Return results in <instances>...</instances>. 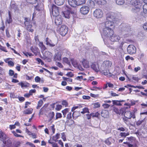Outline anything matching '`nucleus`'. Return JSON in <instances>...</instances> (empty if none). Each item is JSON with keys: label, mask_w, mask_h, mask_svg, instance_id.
<instances>
[{"label": "nucleus", "mask_w": 147, "mask_h": 147, "mask_svg": "<svg viewBox=\"0 0 147 147\" xmlns=\"http://www.w3.org/2000/svg\"><path fill=\"white\" fill-rule=\"evenodd\" d=\"M131 3L133 6L131 10L133 13H138L141 11L142 3L139 0H132L131 1Z\"/></svg>", "instance_id": "obj_1"}, {"label": "nucleus", "mask_w": 147, "mask_h": 147, "mask_svg": "<svg viewBox=\"0 0 147 147\" xmlns=\"http://www.w3.org/2000/svg\"><path fill=\"white\" fill-rule=\"evenodd\" d=\"M66 51L65 50L57 49L56 51L55 55L54 56V60L55 61H60L61 60V55L63 53Z\"/></svg>", "instance_id": "obj_2"}, {"label": "nucleus", "mask_w": 147, "mask_h": 147, "mask_svg": "<svg viewBox=\"0 0 147 147\" xmlns=\"http://www.w3.org/2000/svg\"><path fill=\"white\" fill-rule=\"evenodd\" d=\"M114 33V31L112 29L104 28H103L102 34L103 36H105L108 38Z\"/></svg>", "instance_id": "obj_3"}, {"label": "nucleus", "mask_w": 147, "mask_h": 147, "mask_svg": "<svg viewBox=\"0 0 147 147\" xmlns=\"http://www.w3.org/2000/svg\"><path fill=\"white\" fill-rule=\"evenodd\" d=\"M111 62L109 61H104L100 67L101 71L105 70V69H108L111 66Z\"/></svg>", "instance_id": "obj_4"}, {"label": "nucleus", "mask_w": 147, "mask_h": 147, "mask_svg": "<svg viewBox=\"0 0 147 147\" xmlns=\"http://www.w3.org/2000/svg\"><path fill=\"white\" fill-rule=\"evenodd\" d=\"M103 12L100 9L98 8L96 9L93 13L94 17L97 18H100L102 17Z\"/></svg>", "instance_id": "obj_5"}, {"label": "nucleus", "mask_w": 147, "mask_h": 147, "mask_svg": "<svg viewBox=\"0 0 147 147\" xmlns=\"http://www.w3.org/2000/svg\"><path fill=\"white\" fill-rule=\"evenodd\" d=\"M136 47L133 45H129L127 48V51L128 53L130 55L135 53L136 52Z\"/></svg>", "instance_id": "obj_6"}, {"label": "nucleus", "mask_w": 147, "mask_h": 147, "mask_svg": "<svg viewBox=\"0 0 147 147\" xmlns=\"http://www.w3.org/2000/svg\"><path fill=\"white\" fill-rule=\"evenodd\" d=\"M68 31L67 27L64 25L61 26L59 30L60 33L62 36H65L67 33Z\"/></svg>", "instance_id": "obj_7"}, {"label": "nucleus", "mask_w": 147, "mask_h": 147, "mask_svg": "<svg viewBox=\"0 0 147 147\" xmlns=\"http://www.w3.org/2000/svg\"><path fill=\"white\" fill-rule=\"evenodd\" d=\"M52 13L53 16L57 17L59 16V12L58 8L54 5L52 6Z\"/></svg>", "instance_id": "obj_8"}, {"label": "nucleus", "mask_w": 147, "mask_h": 147, "mask_svg": "<svg viewBox=\"0 0 147 147\" xmlns=\"http://www.w3.org/2000/svg\"><path fill=\"white\" fill-rule=\"evenodd\" d=\"M89 10V8L88 6L84 5L80 8V11L81 14L85 15L88 13Z\"/></svg>", "instance_id": "obj_9"}, {"label": "nucleus", "mask_w": 147, "mask_h": 147, "mask_svg": "<svg viewBox=\"0 0 147 147\" xmlns=\"http://www.w3.org/2000/svg\"><path fill=\"white\" fill-rule=\"evenodd\" d=\"M114 22L113 21H109V20L106 22L105 23V28L113 29L114 28Z\"/></svg>", "instance_id": "obj_10"}, {"label": "nucleus", "mask_w": 147, "mask_h": 147, "mask_svg": "<svg viewBox=\"0 0 147 147\" xmlns=\"http://www.w3.org/2000/svg\"><path fill=\"white\" fill-rule=\"evenodd\" d=\"M116 18V14L114 13H109L107 15V20H109V21L113 20V21L115 22Z\"/></svg>", "instance_id": "obj_11"}, {"label": "nucleus", "mask_w": 147, "mask_h": 147, "mask_svg": "<svg viewBox=\"0 0 147 147\" xmlns=\"http://www.w3.org/2000/svg\"><path fill=\"white\" fill-rule=\"evenodd\" d=\"M91 68L96 72L100 71V67L99 64L96 63H92L91 65Z\"/></svg>", "instance_id": "obj_12"}, {"label": "nucleus", "mask_w": 147, "mask_h": 147, "mask_svg": "<svg viewBox=\"0 0 147 147\" xmlns=\"http://www.w3.org/2000/svg\"><path fill=\"white\" fill-rule=\"evenodd\" d=\"M108 38L112 42H116L119 40L120 39V37L115 34H113L109 36Z\"/></svg>", "instance_id": "obj_13"}, {"label": "nucleus", "mask_w": 147, "mask_h": 147, "mask_svg": "<svg viewBox=\"0 0 147 147\" xmlns=\"http://www.w3.org/2000/svg\"><path fill=\"white\" fill-rule=\"evenodd\" d=\"M24 24L25 25V28L28 31L31 32L33 31L34 30L32 28V25L31 24L27 21L25 22Z\"/></svg>", "instance_id": "obj_14"}, {"label": "nucleus", "mask_w": 147, "mask_h": 147, "mask_svg": "<svg viewBox=\"0 0 147 147\" xmlns=\"http://www.w3.org/2000/svg\"><path fill=\"white\" fill-rule=\"evenodd\" d=\"M81 61L82 63L83 67L85 68H88L90 67L89 61L86 59L82 58L81 59Z\"/></svg>", "instance_id": "obj_15"}, {"label": "nucleus", "mask_w": 147, "mask_h": 147, "mask_svg": "<svg viewBox=\"0 0 147 147\" xmlns=\"http://www.w3.org/2000/svg\"><path fill=\"white\" fill-rule=\"evenodd\" d=\"M66 9L67 11H65L63 12V13L64 17L65 18H69V10H68V7H63V10Z\"/></svg>", "instance_id": "obj_16"}, {"label": "nucleus", "mask_w": 147, "mask_h": 147, "mask_svg": "<svg viewBox=\"0 0 147 147\" xmlns=\"http://www.w3.org/2000/svg\"><path fill=\"white\" fill-rule=\"evenodd\" d=\"M125 117L129 119H131V117L133 118H135V117L132 113L130 111H126L124 113Z\"/></svg>", "instance_id": "obj_17"}, {"label": "nucleus", "mask_w": 147, "mask_h": 147, "mask_svg": "<svg viewBox=\"0 0 147 147\" xmlns=\"http://www.w3.org/2000/svg\"><path fill=\"white\" fill-rule=\"evenodd\" d=\"M55 20V22L57 25H60L62 23V20L61 16H58L56 17Z\"/></svg>", "instance_id": "obj_18"}, {"label": "nucleus", "mask_w": 147, "mask_h": 147, "mask_svg": "<svg viewBox=\"0 0 147 147\" xmlns=\"http://www.w3.org/2000/svg\"><path fill=\"white\" fill-rule=\"evenodd\" d=\"M69 4L71 6L75 7L77 5V1L76 0H68Z\"/></svg>", "instance_id": "obj_19"}, {"label": "nucleus", "mask_w": 147, "mask_h": 147, "mask_svg": "<svg viewBox=\"0 0 147 147\" xmlns=\"http://www.w3.org/2000/svg\"><path fill=\"white\" fill-rule=\"evenodd\" d=\"M101 115L104 118H107L109 115V112L106 110H103L101 112Z\"/></svg>", "instance_id": "obj_20"}, {"label": "nucleus", "mask_w": 147, "mask_h": 147, "mask_svg": "<svg viewBox=\"0 0 147 147\" xmlns=\"http://www.w3.org/2000/svg\"><path fill=\"white\" fill-rule=\"evenodd\" d=\"M46 41L47 45L51 47H53L55 46V44L52 42L51 40L47 38H46Z\"/></svg>", "instance_id": "obj_21"}, {"label": "nucleus", "mask_w": 147, "mask_h": 147, "mask_svg": "<svg viewBox=\"0 0 147 147\" xmlns=\"http://www.w3.org/2000/svg\"><path fill=\"white\" fill-rule=\"evenodd\" d=\"M100 72L102 73L104 75L108 77H110L112 76V74L110 73L108 69H105V70L102 71Z\"/></svg>", "instance_id": "obj_22"}, {"label": "nucleus", "mask_w": 147, "mask_h": 147, "mask_svg": "<svg viewBox=\"0 0 147 147\" xmlns=\"http://www.w3.org/2000/svg\"><path fill=\"white\" fill-rule=\"evenodd\" d=\"M6 135L1 131H0V140L3 141L6 139Z\"/></svg>", "instance_id": "obj_23"}, {"label": "nucleus", "mask_w": 147, "mask_h": 147, "mask_svg": "<svg viewBox=\"0 0 147 147\" xmlns=\"http://www.w3.org/2000/svg\"><path fill=\"white\" fill-rule=\"evenodd\" d=\"M45 57L47 58L50 59L53 56L52 53L49 51H45L44 53Z\"/></svg>", "instance_id": "obj_24"}, {"label": "nucleus", "mask_w": 147, "mask_h": 147, "mask_svg": "<svg viewBox=\"0 0 147 147\" xmlns=\"http://www.w3.org/2000/svg\"><path fill=\"white\" fill-rule=\"evenodd\" d=\"M18 84L21 86V88H26L29 86V84L26 82H22L19 83Z\"/></svg>", "instance_id": "obj_25"}, {"label": "nucleus", "mask_w": 147, "mask_h": 147, "mask_svg": "<svg viewBox=\"0 0 147 147\" xmlns=\"http://www.w3.org/2000/svg\"><path fill=\"white\" fill-rule=\"evenodd\" d=\"M54 115V113L53 112H51L49 114L47 117L49 121H50L52 120Z\"/></svg>", "instance_id": "obj_26"}, {"label": "nucleus", "mask_w": 147, "mask_h": 147, "mask_svg": "<svg viewBox=\"0 0 147 147\" xmlns=\"http://www.w3.org/2000/svg\"><path fill=\"white\" fill-rule=\"evenodd\" d=\"M20 123L18 122L17 121L15 122L14 125H9V128L11 130L13 129L16 128V126H19Z\"/></svg>", "instance_id": "obj_27"}, {"label": "nucleus", "mask_w": 147, "mask_h": 147, "mask_svg": "<svg viewBox=\"0 0 147 147\" xmlns=\"http://www.w3.org/2000/svg\"><path fill=\"white\" fill-rule=\"evenodd\" d=\"M74 123V121L71 119H67L66 122V123L67 125L69 126H71Z\"/></svg>", "instance_id": "obj_28"}, {"label": "nucleus", "mask_w": 147, "mask_h": 147, "mask_svg": "<svg viewBox=\"0 0 147 147\" xmlns=\"http://www.w3.org/2000/svg\"><path fill=\"white\" fill-rule=\"evenodd\" d=\"M9 58H7L4 60L9 65L11 66H13L14 65L13 63L10 61H9Z\"/></svg>", "instance_id": "obj_29"}, {"label": "nucleus", "mask_w": 147, "mask_h": 147, "mask_svg": "<svg viewBox=\"0 0 147 147\" xmlns=\"http://www.w3.org/2000/svg\"><path fill=\"white\" fill-rule=\"evenodd\" d=\"M55 1L56 4L60 5L63 4L64 2V0H55Z\"/></svg>", "instance_id": "obj_30"}, {"label": "nucleus", "mask_w": 147, "mask_h": 147, "mask_svg": "<svg viewBox=\"0 0 147 147\" xmlns=\"http://www.w3.org/2000/svg\"><path fill=\"white\" fill-rule=\"evenodd\" d=\"M39 46L41 48L42 50V52L43 53V51L45 50L46 48L45 46L44 45L42 42H39L38 44Z\"/></svg>", "instance_id": "obj_31"}, {"label": "nucleus", "mask_w": 147, "mask_h": 147, "mask_svg": "<svg viewBox=\"0 0 147 147\" xmlns=\"http://www.w3.org/2000/svg\"><path fill=\"white\" fill-rule=\"evenodd\" d=\"M32 109H28L24 111V113L26 114H30L32 113Z\"/></svg>", "instance_id": "obj_32"}, {"label": "nucleus", "mask_w": 147, "mask_h": 147, "mask_svg": "<svg viewBox=\"0 0 147 147\" xmlns=\"http://www.w3.org/2000/svg\"><path fill=\"white\" fill-rule=\"evenodd\" d=\"M59 137L60 134L57 133L55 135L53 136V139L56 142L57 141V139L59 138Z\"/></svg>", "instance_id": "obj_33"}, {"label": "nucleus", "mask_w": 147, "mask_h": 147, "mask_svg": "<svg viewBox=\"0 0 147 147\" xmlns=\"http://www.w3.org/2000/svg\"><path fill=\"white\" fill-rule=\"evenodd\" d=\"M86 0H78L77 1V5L79 6L84 4Z\"/></svg>", "instance_id": "obj_34"}, {"label": "nucleus", "mask_w": 147, "mask_h": 147, "mask_svg": "<svg viewBox=\"0 0 147 147\" xmlns=\"http://www.w3.org/2000/svg\"><path fill=\"white\" fill-rule=\"evenodd\" d=\"M69 109L68 108H66L62 111V113L63 115V117H65L66 114L69 112Z\"/></svg>", "instance_id": "obj_35"}, {"label": "nucleus", "mask_w": 147, "mask_h": 147, "mask_svg": "<svg viewBox=\"0 0 147 147\" xmlns=\"http://www.w3.org/2000/svg\"><path fill=\"white\" fill-rule=\"evenodd\" d=\"M143 11L145 13H147V3H145L143 6Z\"/></svg>", "instance_id": "obj_36"}, {"label": "nucleus", "mask_w": 147, "mask_h": 147, "mask_svg": "<svg viewBox=\"0 0 147 147\" xmlns=\"http://www.w3.org/2000/svg\"><path fill=\"white\" fill-rule=\"evenodd\" d=\"M82 114H84L86 113H89L88 108L87 107H85L82 109V111L81 112Z\"/></svg>", "instance_id": "obj_37"}, {"label": "nucleus", "mask_w": 147, "mask_h": 147, "mask_svg": "<svg viewBox=\"0 0 147 147\" xmlns=\"http://www.w3.org/2000/svg\"><path fill=\"white\" fill-rule=\"evenodd\" d=\"M117 4L119 5H121L124 3V0H116Z\"/></svg>", "instance_id": "obj_38"}, {"label": "nucleus", "mask_w": 147, "mask_h": 147, "mask_svg": "<svg viewBox=\"0 0 147 147\" xmlns=\"http://www.w3.org/2000/svg\"><path fill=\"white\" fill-rule=\"evenodd\" d=\"M62 61L63 63H65L67 64H68L69 63L68 59L66 57H65L63 58L62 59Z\"/></svg>", "instance_id": "obj_39"}, {"label": "nucleus", "mask_w": 147, "mask_h": 147, "mask_svg": "<svg viewBox=\"0 0 147 147\" xmlns=\"http://www.w3.org/2000/svg\"><path fill=\"white\" fill-rule=\"evenodd\" d=\"M112 101L113 105L119 106L122 105V104L120 102L119 100H113Z\"/></svg>", "instance_id": "obj_40"}, {"label": "nucleus", "mask_w": 147, "mask_h": 147, "mask_svg": "<svg viewBox=\"0 0 147 147\" xmlns=\"http://www.w3.org/2000/svg\"><path fill=\"white\" fill-rule=\"evenodd\" d=\"M125 107L121 108L119 110V115L121 114L123 115L125 111Z\"/></svg>", "instance_id": "obj_41"}, {"label": "nucleus", "mask_w": 147, "mask_h": 147, "mask_svg": "<svg viewBox=\"0 0 147 147\" xmlns=\"http://www.w3.org/2000/svg\"><path fill=\"white\" fill-rule=\"evenodd\" d=\"M96 2L99 4L103 5L105 3V1L104 0H96Z\"/></svg>", "instance_id": "obj_42"}, {"label": "nucleus", "mask_w": 147, "mask_h": 147, "mask_svg": "<svg viewBox=\"0 0 147 147\" xmlns=\"http://www.w3.org/2000/svg\"><path fill=\"white\" fill-rule=\"evenodd\" d=\"M26 1L27 3L32 4H35L37 2V0H26Z\"/></svg>", "instance_id": "obj_43"}, {"label": "nucleus", "mask_w": 147, "mask_h": 147, "mask_svg": "<svg viewBox=\"0 0 147 147\" xmlns=\"http://www.w3.org/2000/svg\"><path fill=\"white\" fill-rule=\"evenodd\" d=\"M9 18L7 20V21L8 24H10L12 22V19L11 15L9 13Z\"/></svg>", "instance_id": "obj_44"}, {"label": "nucleus", "mask_w": 147, "mask_h": 147, "mask_svg": "<svg viewBox=\"0 0 147 147\" xmlns=\"http://www.w3.org/2000/svg\"><path fill=\"white\" fill-rule=\"evenodd\" d=\"M93 105L95 108H98L100 107V104L98 102L94 103L93 104Z\"/></svg>", "instance_id": "obj_45"}, {"label": "nucleus", "mask_w": 147, "mask_h": 147, "mask_svg": "<svg viewBox=\"0 0 147 147\" xmlns=\"http://www.w3.org/2000/svg\"><path fill=\"white\" fill-rule=\"evenodd\" d=\"M129 135V133H126L125 132H121L120 134V135L121 137H126L127 136H128Z\"/></svg>", "instance_id": "obj_46"}, {"label": "nucleus", "mask_w": 147, "mask_h": 147, "mask_svg": "<svg viewBox=\"0 0 147 147\" xmlns=\"http://www.w3.org/2000/svg\"><path fill=\"white\" fill-rule=\"evenodd\" d=\"M113 110L116 114L119 115V110L118 108L115 107H113Z\"/></svg>", "instance_id": "obj_47"}, {"label": "nucleus", "mask_w": 147, "mask_h": 147, "mask_svg": "<svg viewBox=\"0 0 147 147\" xmlns=\"http://www.w3.org/2000/svg\"><path fill=\"white\" fill-rule=\"evenodd\" d=\"M43 104V101L42 100H40L38 102V106L37 107V108L38 109L39 108V107H41Z\"/></svg>", "instance_id": "obj_48"}, {"label": "nucleus", "mask_w": 147, "mask_h": 147, "mask_svg": "<svg viewBox=\"0 0 147 147\" xmlns=\"http://www.w3.org/2000/svg\"><path fill=\"white\" fill-rule=\"evenodd\" d=\"M91 115L92 117H98L99 115V114L98 112H96L95 113H91Z\"/></svg>", "instance_id": "obj_49"}, {"label": "nucleus", "mask_w": 147, "mask_h": 147, "mask_svg": "<svg viewBox=\"0 0 147 147\" xmlns=\"http://www.w3.org/2000/svg\"><path fill=\"white\" fill-rule=\"evenodd\" d=\"M62 117V115L60 113H57L56 115V119H57L58 118H61Z\"/></svg>", "instance_id": "obj_50"}, {"label": "nucleus", "mask_w": 147, "mask_h": 147, "mask_svg": "<svg viewBox=\"0 0 147 147\" xmlns=\"http://www.w3.org/2000/svg\"><path fill=\"white\" fill-rule=\"evenodd\" d=\"M62 105L66 107L68 105V103L66 101L64 100L62 101Z\"/></svg>", "instance_id": "obj_51"}, {"label": "nucleus", "mask_w": 147, "mask_h": 147, "mask_svg": "<svg viewBox=\"0 0 147 147\" xmlns=\"http://www.w3.org/2000/svg\"><path fill=\"white\" fill-rule=\"evenodd\" d=\"M61 138L63 139V141H65L66 140V137L65 134L63 133L61 134Z\"/></svg>", "instance_id": "obj_52"}, {"label": "nucleus", "mask_w": 147, "mask_h": 147, "mask_svg": "<svg viewBox=\"0 0 147 147\" xmlns=\"http://www.w3.org/2000/svg\"><path fill=\"white\" fill-rule=\"evenodd\" d=\"M82 98L85 100H88L90 99V96H88L83 95L82 97Z\"/></svg>", "instance_id": "obj_53"}, {"label": "nucleus", "mask_w": 147, "mask_h": 147, "mask_svg": "<svg viewBox=\"0 0 147 147\" xmlns=\"http://www.w3.org/2000/svg\"><path fill=\"white\" fill-rule=\"evenodd\" d=\"M56 65L62 68L63 67V66L61 63L58 61H56Z\"/></svg>", "instance_id": "obj_54"}, {"label": "nucleus", "mask_w": 147, "mask_h": 147, "mask_svg": "<svg viewBox=\"0 0 147 147\" xmlns=\"http://www.w3.org/2000/svg\"><path fill=\"white\" fill-rule=\"evenodd\" d=\"M71 113L70 112L67 114V119H71Z\"/></svg>", "instance_id": "obj_55"}, {"label": "nucleus", "mask_w": 147, "mask_h": 147, "mask_svg": "<svg viewBox=\"0 0 147 147\" xmlns=\"http://www.w3.org/2000/svg\"><path fill=\"white\" fill-rule=\"evenodd\" d=\"M62 108V106L60 105H56L55 109L57 111H59Z\"/></svg>", "instance_id": "obj_56"}, {"label": "nucleus", "mask_w": 147, "mask_h": 147, "mask_svg": "<svg viewBox=\"0 0 147 147\" xmlns=\"http://www.w3.org/2000/svg\"><path fill=\"white\" fill-rule=\"evenodd\" d=\"M11 132L13 134V135L16 137H22V136H20V135H19L18 134H17L16 133V132L14 131H11Z\"/></svg>", "instance_id": "obj_57"}, {"label": "nucleus", "mask_w": 147, "mask_h": 147, "mask_svg": "<svg viewBox=\"0 0 147 147\" xmlns=\"http://www.w3.org/2000/svg\"><path fill=\"white\" fill-rule=\"evenodd\" d=\"M14 71L10 69L9 70V74L11 76H12L14 75Z\"/></svg>", "instance_id": "obj_58"}, {"label": "nucleus", "mask_w": 147, "mask_h": 147, "mask_svg": "<svg viewBox=\"0 0 147 147\" xmlns=\"http://www.w3.org/2000/svg\"><path fill=\"white\" fill-rule=\"evenodd\" d=\"M35 80L36 82H39L40 80V78L39 77L36 76L35 78Z\"/></svg>", "instance_id": "obj_59"}, {"label": "nucleus", "mask_w": 147, "mask_h": 147, "mask_svg": "<svg viewBox=\"0 0 147 147\" xmlns=\"http://www.w3.org/2000/svg\"><path fill=\"white\" fill-rule=\"evenodd\" d=\"M140 69L141 68L140 67L138 66L137 67H136L134 68V71L135 72H136L140 70Z\"/></svg>", "instance_id": "obj_60"}, {"label": "nucleus", "mask_w": 147, "mask_h": 147, "mask_svg": "<svg viewBox=\"0 0 147 147\" xmlns=\"http://www.w3.org/2000/svg\"><path fill=\"white\" fill-rule=\"evenodd\" d=\"M102 106L104 108H107L110 107V105L107 104H104L102 105Z\"/></svg>", "instance_id": "obj_61"}, {"label": "nucleus", "mask_w": 147, "mask_h": 147, "mask_svg": "<svg viewBox=\"0 0 147 147\" xmlns=\"http://www.w3.org/2000/svg\"><path fill=\"white\" fill-rule=\"evenodd\" d=\"M83 78L82 76H78L76 77V78H75V79L81 81L82 79H83Z\"/></svg>", "instance_id": "obj_62"}, {"label": "nucleus", "mask_w": 147, "mask_h": 147, "mask_svg": "<svg viewBox=\"0 0 147 147\" xmlns=\"http://www.w3.org/2000/svg\"><path fill=\"white\" fill-rule=\"evenodd\" d=\"M90 96L93 98H96L98 97V94H94L91 93L90 94Z\"/></svg>", "instance_id": "obj_63"}, {"label": "nucleus", "mask_w": 147, "mask_h": 147, "mask_svg": "<svg viewBox=\"0 0 147 147\" xmlns=\"http://www.w3.org/2000/svg\"><path fill=\"white\" fill-rule=\"evenodd\" d=\"M143 28L145 30H147V23L144 24L143 25Z\"/></svg>", "instance_id": "obj_64"}]
</instances>
